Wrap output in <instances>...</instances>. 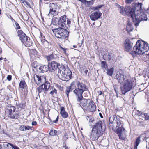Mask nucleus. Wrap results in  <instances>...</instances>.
I'll use <instances>...</instances> for the list:
<instances>
[{"label": "nucleus", "mask_w": 149, "mask_h": 149, "mask_svg": "<svg viewBox=\"0 0 149 149\" xmlns=\"http://www.w3.org/2000/svg\"><path fill=\"white\" fill-rule=\"evenodd\" d=\"M42 44L44 45V46L46 48H49L50 47V44L46 40L43 41L42 43Z\"/></svg>", "instance_id": "35"}, {"label": "nucleus", "mask_w": 149, "mask_h": 149, "mask_svg": "<svg viewBox=\"0 0 149 149\" xmlns=\"http://www.w3.org/2000/svg\"><path fill=\"white\" fill-rule=\"evenodd\" d=\"M133 49L136 54L141 55L149 50V47L148 44L145 42L138 40L134 46Z\"/></svg>", "instance_id": "1"}, {"label": "nucleus", "mask_w": 149, "mask_h": 149, "mask_svg": "<svg viewBox=\"0 0 149 149\" xmlns=\"http://www.w3.org/2000/svg\"><path fill=\"white\" fill-rule=\"evenodd\" d=\"M147 101L148 103H149V98L148 99Z\"/></svg>", "instance_id": "62"}, {"label": "nucleus", "mask_w": 149, "mask_h": 149, "mask_svg": "<svg viewBox=\"0 0 149 149\" xmlns=\"http://www.w3.org/2000/svg\"><path fill=\"white\" fill-rule=\"evenodd\" d=\"M134 0H126V3H131Z\"/></svg>", "instance_id": "50"}, {"label": "nucleus", "mask_w": 149, "mask_h": 149, "mask_svg": "<svg viewBox=\"0 0 149 149\" xmlns=\"http://www.w3.org/2000/svg\"><path fill=\"white\" fill-rule=\"evenodd\" d=\"M83 92L82 90H79L77 88L74 90V93L76 95L77 100L78 99V100L79 101L80 99L82 98Z\"/></svg>", "instance_id": "24"}, {"label": "nucleus", "mask_w": 149, "mask_h": 149, "mask_svg": "<svg viewBox=\"0 0 149 149\" xmlns=\"http://www.w3.org/2000/svg\"><path fill=\"white\" fill-rule=\"evenodd\" d=\"M105 127L101 121L96 123L93 126V130L100 132H102L103 133L105 129Z\"/></svg>", "instance_id": "14"}, {"label": "nucleus", "mask_w": 149, "mask_h": 149, "mask_svg": "<svg viewBox=\"0 0 149 149\" xmlns=\"http://www.w3.org/2000/svg\"><path fill=\"white\" fill-rule=\"evenodd\" d=\"M57 131L55 130H51L49 133V134L51 136H54L55 135L56 132Z\"/></svg>", "instance_id": "41"}, {"label": "nucleus", "mask_w": 149, "mask_h": 149, "mask_svg": "<svg viewBox=\"0 0 149 149\" xmlns=\"http://www.w3.org/2000/svg\"><path fill=\"white\" fill-rule=\"evenodd\" d=\"M67 23L68 24H70L71 22L69 20H67Z\"/></svg>", "instance_id": "59"}, {"label": "nucleus", "mask_w": 149, "mask_h": 149, "mask_svg": "<svg viewBox=\"0 0 149 149\" xmlns=\"http://www.w3.org/2000/svg\"><path fill=\"white\" fill-rule=\"evenodd\" d=\"M126 30L128 32L132 31L133 29L132 26L130 22H128L126 26Z\"/></svg>", "instance_id": "29"}, {"label": "nucleus", "mask_w": 149, "mask_h": 149, "mask_svg": "<svg viewBox=\"0 0 149 149\" xmlns=\"http://www.w3.org/2000/svg\"><path fill=\"white\" fill-rule=\"evenodd\" d=\"M114 69L113 68H110L109 69H107V74L109 76H112L113 74Z\"/></svg>", "instance_id": "32"}, {"label": "nucleus", "mask_w": 149, "mask_h": 149, "mask_svg": "<svg viewBox=\"0 0 149 149\" xmlns=\"http://www.w3.org/2000/svg\"><path fill=\"white\" fill-rule=\"evenodd\" d=\"M19 129L21 131L25 130V125H21L20 126Z\"/></svg>", "instance_id": "47"}, {"label": "nucleus", "mask_w": 149, "mask_h": 149, "mask_svg": "<svg viewBox=\"0 0 149 149\" xmlns=\"http://www.w3.org/2000/svg\"><path fill=\"white\" fill-rule=\"evenodd\" d=\"M87 119V120H89V121L90 122H92L93 121V120L91 118V117H89L87 116L86 117Z\"/></svg>", "instance_id": "45"}, {"label": "nucleus", "mask_w": 149, "mask_h": 149, "mask_svg": "<svg viewBox=\"0 0 149 149\" xmlns=\"http://www.w3.org/2000/svg\"><path fill=\"white\" fill-rule=\"evenodd\" d=\"M31 54H32V55H34L35 57H36L37 55L38 52L36 50H32Z\"/></svg>", "instance_id": "40"}, {"label": "nucleus", "mask_w": 149, "mask_h": 149, "mask_svg": "<svg viewBox=\"0 0 149 149\" xmlns=\"http://www.w3.org/2000/svg\"><path fill=\"white\" fill-rule=\"evenodd\" d=\"M66 17L65 15H64L60 17L58 21V24L59 26L62 27L64 28L66 26Z\"/></svg>", "instance_id": "21"}, {"label": "nucleus", "mask_w": 149, "mask_h": 149, "mask_svg": "<svg viewBox=\"0 0 149 149\" xmlns=\"http://www.w3.org/2000/svg\"><path fill=\"white\" fill-rule=\"evenodd\" d=\"M34 79L36 83L38 85H40L42 83H44L42 84L45 88V89L47 91L51 87L50 84L48 81H46V78L45 76H40L37 75L34 76Z\"/></svg>", "instance_id": "4"}, {"label": "nucleus", "mask_w": 149, "mask_h": 149, "mask_svg": "<svg viewBox=\"0 0 149 149\" xmlns=\"http://www.w3.org/2000/svg\"><path fill=\"white\" fill-rule=\"evenodd\" d=\"M121 119V118L117 117L116 115H113L110 117V125L111 126H112V129L113 130H115L116 128L123 127L124 123Z\"/></svg>", "instance_id": "3"}, {"label": "nucleus", "mask_w": 149, "mask_h": 149, "mask_svg": "<svg viewBox=\"0 0 149 149\" xmlns=\"http://www.w3.org/2000/svg\"><path fill=\"white\" fill-rule=\"evenodd\" d=\"M49 7L50 10L48 15H52L56 16L58 14L59 11L57 9L58 7V6L57 5L53 3H50L49 4Z\"/></svg>", "instance_id": "13"}, {"label": "nucleus", "mask_w": 149, "mask_h": 149, "mask_svg": "<svg viewBox=\"0 0 149 149\" xmlns=\"http://www.w3.org/2000/svg\"><path fill=\"white\" fill-rule=\"evenodd\" d=\"M102 15V13L99 11H95L89 15L91 19L93 21H95L99 19Z\"/></svg>", "instance_id": "18"}, {"label": "nucleus", "mask_w": 149, "mask_h": 149, "mask_svg": "<svg viewBox=\"0 0 149 149\" xmlns=\"http://www.w3.org/2000/svg\"><path fill=\"white\" fill-rule=\"evenodd\" d=\"M34 68L36 69L37 70H38V69L40 70V72L42 73L45 72L49 70L51 71H52L49 66L45 65H42L41 66H34Z\"/></svg>", "instance_id": "17"}, {"label": "nucleus", "mask_w": 149, "mask_h": 149, "mask_svg": "<svg viewBox=\"0 0 149 149\" xmlns=\"http://www.w3.org/2000/svg\"><path fill=\"white\" fill-rule=\"evenodd\" d=\"M21 1H22L23 3L24 1V0H20Z\"/></svg>", "instance_id": "63"}, {"label": "nucleus", "mask_w": 149, "mask_h": 149, "mask_svg": "<svg viewBox=\"0 0 149 149\" xmlns=\"http://www.w3.org/2000/svg\"><path fill=\"white\" fill-rule=\"evenodd\" d=\"M79 1L81 2L82 3H84L86 1L85 0H78Z\"/></svg>", "instance_id": "60"}, {"label": "nucleus", "mask_w": 149, "mask_h": 149, "mask_svg": "<svg viewBox=\"0 0 149 149\" xmlns=\"http://www.w3.org/2000/svg\"><path fill=\"white\" fill-rule=\"evenodd\" d=\"M63 147L65 149H67V147L66 146V145L65 144H63Z\"/></svg>", "instance_id": "57"}, {"label": "nucleus", "mask_w": 149, "mask_h": 149, "mask_svg": "<svg viewBox=\"0 0 149 149\" xmlns=\"http://www.w3.org/2000/svg\"><path fill=\"white\" fill-rule=\"evenodd\" d=\"M7 79L9 81H10L11 79V76L8 75L7 77Z\"/></svg>", "instance_id": "49"}, {"label": "nucleus", "mask_w": 149, "mask_h": 149, "mask_svg": "<svg viewBox=\"0 0 149 149\" xmlns=\"http://www.w3.org/2000/svg\"><path fill=\"white\" fill-rule=\"evenodd\" d=\"M37 122L36 121H33L32 123V125L33 126H35L37 124Z\"/></svg>", "instance_id": "51"}, {"label": "nucleus", "mask_w": 149, "mask_h": 149, "mask_svg": "<svg viewBox=\"0 0 149 149\" xmlns=\"http://www.w3.org/2000/svg\"><path fill=\"white\" fill-rule=\"evenodd\" d=\"M20 40L22 42L26 47H29L32 45V42L30 39L26 35Z\"/></svg>", "instance_id": "20"}, {"label": "nucleus", "mask_w": 149, "mask_h": 149, "mask_svg": "<svg viewBox=\"0 0 149 149\" xmlns=\"http://www.w3.org/2000/svg\"><path fill=\"white\" fill-rule=\"evenodd\" d=\"M114 55L112 53H109L108 55V57L109 60H113Z\"/></svg>", "instance_id": "38"}, {"label": "nucleus", "mask_w": 149, "mask_h": 149, "mask_svg": "<svg viewBox=\"0 0 149 149\" xmlns=\"http://www.w3.org/2000/svg\"><path fill=\"white\" fill-rule=\"evenodd\" d=\"M49 67L50 66L52 70H55L57 69V68H59L60 67H58V64L54 61H52L50 64H49Z\"/></svg>", "instance_id": "27"}, {"label": "nucleus", "mask_w": 149, "mask_h": 149, "mask_svg": "<svg viewBox=\"0 0 149 149\" xmlns=\"http://www.w3.org/2000/svg\"><path fill=\"white\" fill-rule=\"evenodd\" d=\"M73 47L74 48H76L77 47V46L76 45H73Z\"/></svg>", "instance_id": "61"}, {"label": "nucleus", "mask_w": 149, "mask_h": 149, "mask_svg": "<svg viewBox=\"0 0 149 149\" xmlns=\"http://www.w3.org/2000/svg\"><path fill=\"white\" fill-rule=\"evenodd\" d=\"M7 17L10 19L12 22L13 23L14 22H15V21L12 17L10 15H7Z\"/></svg>", "instance_id": "44"}, {"label": "nucleus", "mask_w": 149, "mask_h": 149, "mask_svg": "<svg viewBox=\"0 0 149 149\" xmlns=\"http://www.w3.org/2000/svg\"><path fill=\"white\" fill-rule=\"evenodd\" d=\"M86 111L90 112H93L96 110V106L94 102L92 100H89V103L84 109Z\"/></svg>", "instance_id": "16"}, {"label": "nucleus", "mask_w": 149, "mask_h": 149, "mask_svg": "<svg viewBox=\"0 0 149 149\" xmlns=\"http://www.w3.org/2000/svg\"><path fill=\"white\" fill-rule=\"evenodd\" d=\"M26 86L25 81H21L19 84V87L22 89H24Z\"/></svg>", "instance_id": "33"}, {"label": "nucleus", "mask_w": 149, "mask_h": 149, "mask_svg": "<svg viewBox=\"0 0 149 149\" xmlns=\"http://www.w3.org/2000/svg\"><path fill=\"white\" fill-rule=\"evenodd\" d=\"M60 110V113L63 118H66L68 117V113L66 112L65 111V108L64 107H61Z\"/></svg>", "instance_id": "28"}, {"label": "nucleus", "mask_w": 149, "mask_h": 149, "mask_svg": "<svg viewBox=\"0 0 149 149\" xmlns=\"http://www.w3.org/2000/svg\"><path fill=\"white\" fill-rule=\"evenodd\" d=\"M132 19L136 26L139 25L140 21L147 20L146 15L145 13L143 12V11L141 12V13L135 15L134 16L133 18H132Z\"/></svg>", "instance_id": "7"}, {"label": "nucleus", "mask_w": 149, "mask_h": 149, "mask_svg": "<svg viewBox=\"0 0 149 149\" xmlns=\"http://www.w3.org/2000/svg\"><path fill=\"white\" fill-rule=\"evenodd\" d=\"M102 94V92L101 91H100V95H101Z\"/></svg>", "instance_id": "64"}, {"label": "nucleus", "mask_w": 149, "mask_h": 149, "mask_svg": "<svg viewBox=\"0 0 149 149\" xmlns=\"http://www.w3.org/2000/svg\"><path fill=\"white\" fill-rule=\"evenodd\" d=\"M83 71L84 72V73L85 74H87L88 72V70L86 69H83Z\"/></svg>", "instance_id": "52"}, {"label": "nucleus", "mask_w": 149, "mask_h": 149, "mask_svg": "<svg viewBox=\"0 0 149 149\" xmlns=\"http://www.w3.org/2000/svg\"><path fill=\"white\" fill-rule=\"evenodd\" d=\"M146 140V148H147L149 149V138L147 137Z\"/></svg>", "instance_id": "43"}, {"label": "nucleus", "mask_w": 149, "mask_h": 149, "mask_svg": "<svg viewBox=\"0 0 149 149\" xmlns=\"http://www.w3.org/2000/svg\"><path fill=\"white\" fill-rule=\"evenodd\" d=\"M71 89V88L70 87H67L65 91V93L66 94L67 97L68 98L69 93Z\"/></svg>", "instance_id": "37"}, {"label": "nucleus", "mask_w": 149, "mask_h": 149, "mask_svg": "<svg viewBox=\"0 0 149 149\" xmlns=\"http://www.w3.org/2000/svg\"><path fill=\"white\" fill-rule=\"evenodd\" d=\"M3 146L5 147V148H7L8 146V145L6 143H5L3 144Z\"/></svg>", "instance_id": "53"}, {"label": "nucleus", "mask_w": 149, "mask_h": 149, "mask_svg": "<svg viewBox=\"0 0 149 149\" xmlns=\"http://www.w3.org/2000/svg\"><path fill=\"white\" fill-rule=\"evenodd\" d=\"M31 128V127L29 126H25V131L28 130L29 129H30Z\"/></svg>", "instance_id": "48"}, {"label": "nucleus", "mask_w": 149, "mask_h": 149, "mask_svg": "<svg viewBox=\"0 0 149 149\" xmlns=\"http://www.w3.org/2000/svg\"><path fill=\"white\" fill-rule=\"evenodd\" d=\"M120 88L122 94L125 95L133 88V82L129 79L127 80L120 86Z\"/></svg>", "instance_id": "6"}, {"label": "nucleus", "mask_w": 149, "mask_h": 149, "mask_svg": "<svg viewBox=\"0 0 149 149\" xmlns=\"http://www.w3.org/2000/svg\"><path fill=\"white\" fill-rule=\"evenodd\" d=\"M89 100H91L90 99H86L83 98V97L80 99L79 101L78 100V99L77 100V104L79 105L81 107H83L84 109L86 107L89 103Z\"/></svg>", "instance_id": "19"}, {"label": "nucleus", "mask_w": 149, "mask_h": 149, "mask_svg": "<svg viewBox=\"0 0 149 149\" xmlns=\"http://www.w3.org/2000/svg\"><path fill=\"white\" fill-rule=\"evenodd\" d=\"M58 116L56 118V120L54 121H53V123H56L57 122L58 120Z\"/></svg>", "instance_id": "55"}, {"label": "nucleus", "mask_w": 149, "mask_h": 149, "mask_svg": "<svg viewBox=\"0 0 149 149\" xmlns=\"http://www.w3.org/2000/svg\"><path fill=\"white\" fill-rule=\"evenodd\" d=\"M57 75L60 79L63 81H67L72 77V72L68 68L62 65L58 68Z\"/></svg>", "instance_id": "2"}, {"label": "nucleus", "mask_w": 149, "mask_h": 149, "mask_svg": "<svg viewBox=\"0 0 149 149\" xmlns=\"http://www.w3.org/2000/svg\"><path fill=\"white\" fill-rule=\"evenodd\" d=\"M75 84V82H72L71 84V86L70 87V88H72V86L73 85H74Z\"/></svg>", "instance_id": "56"}, {"label": "nucleus", "mask_w": 149, "mask_h": 149, "mask_svg": "<svg viewBox=\"0 0 149 149\" xmlns=\"http://www.w3.org/2000/svg\"><path fill=\"white\" fill-rule=\"evenodd\" d=\"M48 61H49L51 60H52L54 58V56L52 54H50L46 57Z\"/></svg>", "instance_id": "39"}, {"label": "nucleus", "mask_w": 149, "mask_h": 149, "mask_svg": "<svg viewBox=\"0 0 149 149\" xmlns=\"http://www.w3.org/2000/svg\"><path fill=\"white\" fill-rule=\"evenodd\" d=\"M125 49L128 52L132 49V45L130 40L127 39H125L124 43Z\"/></svg>", "instance_id": "22"}, {"label": "nucleus", "mask_w": 149, "mask_h": 149, "mask_svg": "<svg viewBox=\"0 0 149 149\" xmlns=\"http://www.w3.org/2000/svg\"><path fill=\"white\" fill-rule=\"evenodd\" d=\"M102 5H100L96 7H93L92 9L95 10H98L99 9L103 6Z\"/></svg>", "instance_id": "36"}, {"label": "nucleus", "mask_w": 149, "mask_h": 149, "mask_svg": "<svg viewBox=\"0 0 149 149\" xmlns=\"http://www.w3.org/2000/svg\"><path fill=\"white\" fill-rule=\"evenodd\" d=\"M138 112H139L138 114L139 119L143 120H149V114L148 113H144L140 111Z\"/></svg>", "instance_id": "23"}, {"label": "nucleus", "mask_w": 149, "mask_h": 149, "mask_svg": "<svg viewBox=\"0 0 149 149\" xmlns=\"http://www.w3.org/2000/svg\"><path fill=\"white\" fill-rule=\"evenodd\" d=\"M15 108L13 106H11L9 109L6 111V113L8 116L11 119H17L18 118V114L15 112Z\"/></svg>", "instance_id": "10"}, {"label": "nucleus", "mask_w": 149, "mask_h": 149, "mask_svg": "<svg viewBox=\"0 0 149 149\" xmlns=\"http://www.w3.org/2000/svg\"><path fill=\"white\" fill-rule=\"evenodd\" d=\"M60 48L63 50L65 54L66 49L65 48H63L62 47H60Z\"/></svg>", "instance_id": "54"}, {"label": "nucleus", "mask_w": 149, "mask_h": 149, "mask_svg": "<svg viewBox=\"0 0 149 149\" xmlns=\"http://www.w3.org/2000/svg\"><path fill=\"white\" fill-rule=\"evenodd\" d=\"M49 90L50 91L49 94L52 97L54 98L56 97L57 96V91L55 88L53 87H51Z\"/></svg>", "instance_id": "26"}, {"label": "nucleus", "mask_w": 149, "mask_h": 149, "mask_svg": "<svg viewBox=\"0 0 149 149\" xmlns=\"http://www.w3.org/2000/svg\"><path fill=\"white\" fill-rule=\"evenodd\" d=\"M101 65L102 68L104 69V70H106L107 66L106 64V62L102 61L101 63Z\"/></svg>", "instance_id": "34"}, {"label": "nucleus", "mask_w": 149, "mask_h": 149, "mask_svg": "<svg viewBox=\"0 0 149 149\" xmlns=\"http://www.w3.org/2000/svg\"><path fill=\"white\" fill-rule=\"evenodd\" d=\"M38 90L39 93H45L47 92L46 90L45 89L43 86L42 85L39 86L38 88Z\"/></svg>", "instance_id": "30"}, {"label": "nucleus", "mask_w": 149, "mask_h": 149, "mask_svg": "<svg viewBox=\"0 0 149 149\" xmlns=\"http://www.w3.org/2000/svg\"><path fill=\"white\" fill-rule=\"evenodd\" d=\"M103 134L102 132L98 131L92 129L90 136L91 138L93 140H96Z\"/></svg>", "instance_id": "15"}, {"label": "nucleus", "mask_w": 149, "mask_h": 149, "mask_svg": "<svg viewBox=\"0 0 149 149\" xmlns=\"http://www.w3.org/2000/svg\"><path fill=\"white\" fill-rule=\"evenodd\" d=\"M142 4L141 3H138L135 4L134 7L131 8L130 7V11L131 15V17L133 18L134 16L135 15L138 14L141 12L143 11L142 9Z\"/></svg>", "instance_id": "8"}, {"label": "nucleus", "mask_w": 149, "mask_h": 149, "mask_svg": "<svg viewBox=\"0 0 149 149\" xmlns=\"http://www.w3.org/2000/svg\"><path fill=\"white\" fill-rule=\"evenodd\" d=\"M52 31L56 37L61 39L67 37L69 33L66 29L61 27L53 29Z\"/></svg>", "instance_id": "5"}, {"label": "nucleus", "mask_w": 149, "mask_h": 149, "mask_svg": "<svg viewBox=\"0 0 149 149\" xmlns=\"http://www.w3.org/2000/svg\"><path fill=\"white\" fill-rule=\"evenodd\" d=\"M64 137L65 138V139H67L68 138V136H67L65 134L64 135Z\"/></svg>", "instance_id": "58"}, {"label": "nucleus", "mask_w": 149, "mask_h": 149, "mask_svg": "<svg viewBox=\"0 0 149 149\" xmlns=\"http://www.w3.org/2000/svg\"><path fill=\"white\" fill-rule=\"evenodd\" d=\"M76 86L78 89L82 90L83 92L86 91L88 90L85 85L82 83H80L79 81L77 82Z\"/></svg>", "instance_id": "25"}, {"label": "nucleus", "mask_w": 149, "mask_h": 149, "mask_svg": "<svg viewBox=\"0 0 149 149\" xmlns=\"http://www.w3.org/2000/svg\"><path fill=\"white\" fill-rule=\"evenodd\" d=\"M9 145H10L11 146L12 148V149L14 148V149H19L16 146H15L13 145L12 144L10 143H8Z\"/></svg>", "instance_id": "46"}, {"label": "nucleus", "mask_w": 149, "mask_h": 149, "mask_svg": "<svg viewBox=\"0 0 149 149\" xmlns=\"http://www.w3.org/2000/svg\"><path fill=\"white\" fill-rule=\"evenodd\" d=\"M115 5L118 8V10L120 13L123 15L126 14V15L131 17V15H132V14H131V13L130 12V7L127 6L124 8L123 6L117 3H116Z\"/></svg>", "instance_id": "11"}, {"label": "nucleus", "mask_w": 149, "mask_h": 149, "mask_svg": "<svg viewBox=\"0 0 149 149\" xmlns=\"http://www.w3.org/2000/svg\"><path fill=\"white\" fill-rule=\"evenodd\" d=\"M115 78L120 84L123 83L125 81L128 80L126 76L125 75L124 73L121 70L118 72Z\"/></svg>", "instance_id": "12"}, {"label": "nucleus", "mask_w": 149, "mask_h": 149, "mask_svg": "<svg viewBox=\"0 0 149 149\" xmlns=\"http://www.w3.org/2000/svg\"><path fill=\"white\" fill-rule=\"evenodd\" d=\"M15 24V28L17 29H20V26L18 23L16 22V21H15L14 22Z\"/></svg>", "instance_id": "42"}, {"label": "nucleus", "mask_w": 149, "mask_h": 149, "mask_svg": "<svg viewBox=\"0 0 149 149\" xmlns=\"http://www.w3.org/2000/svg\"><path fill=\"white\" fill-rule=\"evenodd\" d=\"M116 133L120 140H125L126 138L127 131L123 127H119L113 130Z\"/></svg>", "instance_id": "9"}, {"label": "nucleus", "mask_w": 149, "mask_h": 149, "mask_svg": "<svg viewBox=\"0 0 149 149\" xmlns=\"http://www.w3.org/2000/svg\"><path fill=\"white\" fill-rule=\"evenodd\" d=\"M18 36L19 37L20 40L22 39V38L26 35L22 30H18L17 32Z\"/></svg>", "instance_id": "31"}]
</instances>
